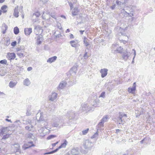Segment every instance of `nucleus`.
Masks as SVG:
<instances>
[{
	"instance_id": "f257e3e1",
	"label": "nucleus",
	"mask_w": 155,
	"mask_h": 155,
	"mask_svg": "<svg viewBox=\"0 0 155 155\" xmlns=\"http://www.w3.org/2000/svg\"><path fill=\"white\" fill-rule=\"evenodd\" d=\"M62 118L61 116L54 117L51 120V124L53 127H58L62 124Z\"/></svg>"
},
{
	"instance_id": "f03ea898",
	"label": "nucleus",
	"mask_w": 155,
	"mask_h": 155,
	"mask_svg": "<svg viewBox=\"0 0 155 155\" xmlns=\"http://www.w3.org/2000/svg\"><path fill=\"white\" fill-rule=\"evenodd\" d=\"M97 104H94L92 105H90L88 104H82L81 105L80 109L82 112H87L91 110H93L94 107H97Z\"/></svg>"
},
{
	"instance_id": "7ed1b4c3",
	"label": "nucleus",
	"mask_w": 155,
	"mask_h": 155,
	"mask_svg": "<svg viewBox=\"0 0 155 155\" xmlns=\"http://www.w3.org/2000/svg\"><path fill=\"white\" fill-rule=\"evenodd\" d=\"M83 145L85 149L89 150H90L93 145L92 142L88 140L84 141Z\"/></svg>"
},
{
	"instance_id": "20e7f679",
	"label": "nucleus",
	"mask_w": 155,
	"mask_h": 155,
	"mask_svg": "<svg viewBox=\"0 0 155 155\" xmlns=\"http://www.w3.org/2000/svg\"><path fill=\"white\" fill-rule=\"evenodd\" d=\"M131 53L127 50H124L122 53V58L125 61H127L130 56Z\"/></svg>"
},
{
	"instance_id": "39448f33",
	"label": "nucleus",
	"mask_w": 155,
	"mask_h": 155,
	"mask_svg": "<svg viewBox=\"0 0 155 155\" xmlns=\"http://www.w3.org/2000/svg\"><path fill=\"white\" fill-rule=\"evenodd\" d=\"M39 114H40V116L38 120V121L40 124H42L44 123V125L46 126V122L44 121V117L41 113H40V114H39V113L37 114L36 118H37L39 116Z\"/></svg>"
},
{
	"instance_id": "423d86ee",
	"label": "nucleus",
	"mask_w": 155,
	"mask_h": 155,
	"mask_svg": "<svg viewBox=\"0 0 155 155\" xmlns=\"http://www.w3.org/2000/svg\"><path fill=\"white\" fill-rule=\"evenodd\" d=\"M11 147L14 152H19L20 151L19 150L20 146L18 143L12 144Z\"/></svg>"
},
{
	"instance_id": "0eeeda50",
	"label": "nucleus",
	"mask_w": 155,
	"mask_h": 155,
	"mask_svg": "<svg viewBox=\"0 0 155 155\" xmlns=\"http://www.w3.org/2000/svg\"><path fill=\"white\" fill-rule=\"evenodd\" d=\"M71 153L72 155H78L80 153V150L78 147H74L71 150Z\"/></svg>"
},
{
	"instance_id": "6e6552de",
	"label": "nucleus",
	"mask_w": 155,
	"mask_h": 155,
	"mask_svg": "<svg viewBox=\"0 0 155 155\" xmlns=\"http://www.w3.org/2000/svg\"><path fill=\"white\" fill-rule=\"evenodd\" d=\"M67 116L70 119H74L76 114L74 112L70 111L68 112Z\"/></svg>"
},
{
	"instance_id": "1a4fd4ad",
	"label": "nucleus",
	"mask_w": 155,
	"mask_h": 155,
	"mask_svg": "<svg viewBox=\"0 0 155 155\" xmlns=\"http://www.w3.org/2000/svg\"><path fill=\"white\" fill-rule=\"evenodd\" d=\"M108 71V70L106 68L102 69L100 70V72L101 74L102 78H104L107 75Z\"/></svg>"
},
{
	"instance_id": "9d476101",
	"label": "nucleus",
	"mask_w": 155,
	"mask_h": 155,
	"mask_svg": "<svg viewBox=\"0 0 155 155\" xmlns=\"http://www.w3.org/2000/svg\"><path fill=\"white\" fill-rule=\"evenodd\" d=\"M15 57V54L14 53H8L7 56V58L10 60L14 59Z\"/></svg>"
},
{
	"instance_id": "9b49d317",
	"label": "nucleus",
	"mask_w": 155,
	"mask_h": 155,
	"mask_svg": "<svg viewBox=\"0 0 155 155\" xmlns=\"http://www.w3.org/2000/svg\"><path fill=\"white\" fill-rule=\"evenodd\" d=\"M57 97V94L55 92L52 93L49 96L50 101H53L56 99Z\"/></svg>"
},
{
	"instance_id": "f8f14e48",
	"label": "nucleus",
	"mask_w": 155,
	"mask_h": 155,
	"mask_svg": "<svg viewBox=\"0 0 155 155\" xmlns=\"http://www.w3.org/2000/svg\"><path fill=\"white\" fill-rule=\"evenodd\" d=\"M24 149L25 150L28 149L31 147H34L35 145L32 141H29L25 144Z\"/></svg>"
},
{
	"instance_id": "ddd939ff",
	"label": "nucleus",
	"mask_w": 155,
	"mask_h": 155,
	"mask_svg": "<svg viewBox=\"0 0 155 155\" xmlns=\"http://www.w3.org/2000/svg\"><path fill=\"white\" fill-rule=\"evenodd\" d=\"M66 84L67 83L65 81H61L58 87V90L63 89L66 86Z\"/></svg>"
},
{
	"instance_id": "4468645a",
	"label": "nucleus",
	"mask_w": 155,
	"mask_h": 155,
	"mask_svg": "<svg viewBox=\"0 0 155 155\" xmlns=\"http://www.w3.org/2000/svg\"><path fill=\"white\" fill-rule=\"evenodd\" d=\"M24 32L26 35H29L32 32V28H26L24 29Z\"/></svg>"
},
{
	"instance_id": "2eb2a0df",
	"label": "nucleus",
	"mask_w": 155,
	"mask_h": 155,
	"mask_svg": "<svg viewBox=\"0 0 155 155\" xmlns=\"http://www.w3.org/2000/svg\"><path fill=\"white\" fill-rule=\"evenodd\" d=\"M18 6H17L15 7V9H14V12H13V15L16 18H18Z\"/></svg>"
},
{
	"instance_id": "dca6fc26",
	"label": "nucleus",
	"mask_w": 155,
	"mask_h": 155,
	"mask_svg": "<svg viewBox=\"0 0 155 155\" xmlns=\"http://www.w3.org/2000/svg\"><path fill=\"white\" fill-rule=\"evenodd\" d=\"M57 57L56 56H54L53 57L49 58L47 61V62L51 63L55 61L57 59Z\"/></svg>"
},
{
	"instance_id": "f3484780",
	"label": "nucleus",
	"mask_w": 155,
	"mask_h": 155,
	"mask_svg": "<svg viewBox=\"0 0 155 155\" xmlns=\"http://www.w3.org/2000/svg\"><path fill=\"white\" fill-rule=\"evenodd\" d=\"M31 83L30 81L28 78L25 79L23 81V84L27 86H29L30 84Z\"/></svg>"
},
{
	"instance_id": "a211bd4d",
	"label": "nucleus",
	"mask_w": 155,
	"mask_h": 155,
	"mask_svg": "<svg viewBox=\"0 0 155 155\" xmlns=\"http://www.w3.org/2000/svg\"><path fill=\"white\" fill-rule=\"evenodd\" d=\"M7 28V26L5 23H3L2 27V31L3 34H4L6 33V31Z\"/></svg>"
},
{
	"instance_id": "6ab92c4d",
	"label": "nucleus",
	"mask_w": 155,
	"mask_h": 155,
	"mask_svg": "<svg viewBox=\"0 0 155 155\" xmlns=\"http://www.w3.org/2000/svg\"><path fill=\"white\" fill-rule=\"evenodd\" d=\"M79 11L78 9V8L75 7V8L72 11V15L73 16H74L77 15L78 14V13L79 12Z\"/></svg>"
},
{
	"instance_id": "aec40b11",
	"label": "nucleus",
	"mask_w": 155,
	"mask_h": 155,
	"mask_svg": "<svg viewBox=\"0 0 155 155\" xmlns=\"http://www.w3.org/2000/svg\"><path fill=\"white\" fill-rule=\"evenodd\" d=\"M48 14L52 18L55 19V20H57L56 14L55 12H49Z\"/></svg>"
},
{
	"instance_id": "412c9836",
	"label": "nucleus",
	"mask_w": 155,
	"mask_h": 155,
	"mask_svg": "<svg viewBox=\"0 0 155 155\" xmlns=\"http://www.w3.org/2000/svg\"><path fill=\"white\" fill-rule=\"evenodd\" d=\"M42 40V36H38L37 37L36 43L37 44L39 45L41 43Z\"/></svg>"
},
{
	"instance_id": "4be33fe9",
	"label": "nucleus",
	"mask_w": 155,
	"mask_h": 155,
	"mask_svg": "<svg viewBox=\"0 0 155 155\" xmlns=\"http://www.w3.org/2000/svg\"><path fill=\"white\" fill-rule=\"evenodd\" d=\"M88 40L87 38L84 37V43L86 47H87L90 45L89 42L88 41Z\"/></svg>"
},
{
	"instance_id": "5701e85b",
	"label": "nucleus",
	"mask_w": 155,
	"mask_h": 155,
	"mask_svg": "<svg viewBox=\"0 0 155 155\" xmlns=\"http://www.w3.org/2000/svg\"><path fill=\"white\" fill-rule=\"evenodd\" d=\"M68 143V142L66 140H65L64 143H61V145L59 147V148H65L66 147Z\"/></svg>"
},
{
	"instance_id": "b1692460",
	"label": "nucleus",
	"mask_w": 155,
	"mask_h": 155,
	"mask_svg": "<svg viewBox=\"0 0 155 155\" xmlns=\"http://www.w3.org/2000/svg\"><path fill=\"white\" fill-rule=\"evenodd\" d=\"M17 83L16 82L11 81L9 83V86L10 87L13 88L16 85Z\"/></svg>"
},
{
	"instance_id": "393cba45",
	"label": "nucleus",
	"mask_w": 155,
	"mask_h": 155,
	"mask_svg": "<svg viewBox=\"0 0 155 155\" xmlns=\"http://www.w3.org/2000/svg\"><path fill=\"white\" fill-rule=\"evenodd\" d=\"M70 43L71 44V46L73 47H76L77 45V44L76 43V41L74 40L70 41Z\"/></svg>"
},
{
	"instance_id": "a878e982",
	"label": "nucleus",
	"mask_w": 155,
	"mask_h": 155,
	"mask_svg": "<svg viewBox=\"0 0 155 155\" xmlns=\"http://www.w3.org/2000/svg\"><path fill=\"white\" fill-rule=\"evenodd\" d=\"M76 69L77 68L74 67H73L70 70V72L71 74L73 73H74V74H75L76 73Z\"/></svg>"
},
{
	"instance_id": "bb28decb",
	"label": "nucleus",
	"mask_w": 155,
	"mask_h": 155,
	"mask_svg": "<svg viewBox=\"0 0 155 155\" xmlns=\"http://www.w3.org/2000/svg\"><path fill=\"white\" fill-rule=\"evenodd\" d=\"M7 8V6L6 5H4L2 6L1 8V10L2 11V12L5 13L7 12L6 9Z\"/></svg>"
},
{
	"instance_id": "cd10ccee",
	"label": "nucleus",
	"mask_w": 155,
	"mask_h": 155,
	"mask_svg": "<svg viewBox=\"0 0 155 155\" xmlns=\"http://www.w3.org/2000/svg\"><path fill=\"white\" fill-rule=\"evenodd\" d=\"M108 115H106L104 116L102 119L101 120V121L103 123H104L107 121V119L108 118Z\"/></svg>"
},
{
	"instance_id": "c85d7f7f",
	"label": "nucleus",
	"mask_w": 155,
	"mask_h": 155,
	"mask_svg": "<svg viewBox=\"0 0 155 155\" xmlns=\"http://www.w3.org/2000/svg\"><path fill=\"white\" fill-rule=\"evenodd\" d=\"M14 32L15 35H17L19 33V29L17 27H15L14 28Z\"/></svg>"
},
{
	"instance_id": "c756f323",
	"label": "nucleus",
	"mask_w": 155,
	"mask_h": 155,
	"mask_svg": "<svg viewBox=\"0 0 155 155\" xmlns=\"http://www.w3.org/2000/svg\"><path fill=\"white\" fill-rule=\"evenodd\" d=\"M136 88L135 87H132L131 88H129L128 89V91L130 93H133L135 91Z\"/></svg>"
},
{
	"instance_id": "7c9ffc66",
	"label": "nucleus",
	"mask_w": 155,
	"mask_h": 155,
	"mask_svg": "<svg viewBox=\"0 0 155 155\" xmlns=\"http://www.w3.org/2000/svg\"><path fill=\"white\" fill-rule=\"evenodd\" d=\"M116 3L118 5L120 6L121 7L125 3V2H121L119 0H117L116 1Z\"/></svg>"
},
{
	"instance_id": "2f4dec72",
	"label": "nucleus",
	"mask_w": 155,
	"mask_h": 155,
	"mask_svg": "<svg viewBox=\"0 0 155 155\" xmlns=\"http://www.w3.org/2000/svg\"><path fill=\"white\" fill-rule=\"evenodd\" d=\"M114 119L117 120V123H118V124H121V123L119 122L120 120H121V122H122V119L121 118V117L118 116L117 118H115Z\"/></svg>"
},
{
	"instance_id": "473e14b6",
	"label": "nucleus",
	"mask_w": 155,
	"mask_h": 155,
	"mask_svg": "<svg viewBox=\"0 0 155 155\" xmlns=\"http://www.w3.org/2000/svg\"><path fill=\"white\" fill-rule=\"evenodd\" d=\"M26 122L25 124L27 125L28 124H29L30 125H31V120L29 119H27L25 121Z\"/></svg>"
},
{
	"instance_id": "72a5a7b5",
	"label": "nucleus",
	"mask_w": 155,
	"mask_h": 155,
	"mask_svg": "<svg viewBox=\"0 0 155 155\" xmlns=\"http://www.w3.org/2000/svg\"><path fill=\"white\" fill-rule=\"evenodd\" d=\"M122 49L123 48L121 47L120 46L117 48L116 51L119 53H121Z\"/></svg>"
},
{
	"instance_id": "f704fd0d",
	"label": "nucleus",
	"mask_w": 155,
	"mask_h": 155,
	"mask_svg": "<svg viewBox=\"0 0 155 155\" xmlns=\"http://www.w3.org/2000/svg\"><path fill=\"white\" fill-rule=\"evenodd\" d=\"M32 15V18L33 17V16H35L36 17H38L40 16V14L38 12H37L34 13Z\"/></svg>"
},
{
	"instance_id": "c9c22d12",
	"label": "nucleus",
	"mask_w": 155,
	"mask_h": 155,
	"mask_svg": "<svg viewBox=\"0 0 155 155\" xmlns=\"http://www.w3.org/2000/svg\"><path fill=\"white\" fill-rule=\"evenodd\" d=\"M7 60L6 59H4L0 61V63L2 64L7 65Z\"/></svg>"
},
{
	"instance_id": "e433bc0d",
	"label": "nucleus",
	"mask_w": 155,
	"mask_h": 155,
	"mask_svg": "<svg viewBox=\"0 0 155 155\" xmlns=\"http://www.w3.org/2000/svg\"><path fill=\"white\" fill-rule=\"evenodd\" d=\"M122 12H125V13H127L129 15H130V16L131 17L134 15H133V13H131V12L129 13V12H128L127 11H125V10L124 9H122Z\"/></svg>"
},
{
	"instance_id": "4c0bfd02",
	"label": "nucleus",
	"mask_w": 155,
	"mask_h": 155,
	"mask_svg": "<svg viewBox=\"0 0 155 155\" xmlns=\"http://www.w3.org/2000/svg\"><path fill=\"white\" fill-rule=\"evenodd\" d=\"M104 123H103L101 121L99 123V124H98V128H101V127H104Z\"/></svg>"
},
{
	"instance_id": "58836bf2",
	"label": "nucleus",
	"mask_w": 155,
	"mask_h": 155,
	"mask_svg": "<svg viewBox=\"0 0 155 155\" xmlns=\"http://www.w3.org/2000/svg\"><path fill=\"white\" fill-rule=\"evenodd\" d=\"M9 135L8 134H6L5 135H4L2 139L1 140L2 141H3L4 140H5L6 139L8 138L9 137Z\"/></svg>"
},
{
	"instance_id": "ea45409f",
	"label": "nucleus",
	"mask_w": 155,
	"mask_h": 155,
	"mask_svg": "<svg viewBox=\"0 0 155 155\" xmlns=\"http://www.w3.org/2000/svg\"><path fill=\"white\" fill-rule=\"evenodd\" d=\"M6 129L5 128H0V131H1V132L2 133V135H3L4 132L5 131V130Z\"/></svg>"
},
{
	"instance_id": "a19ab883",
	"label": "nucleus",
	"mask_w": 155,
	"mask_h": 155,
	"mask_svg": "<svg viewBox=\"0 0 155 155\" xmlns=\"http://www.w3.org/2000/svg\"><path fill=\"white\" fill-rule=\"evenodd\" d=\"M133 51H134V56L133 58V60L132 61V64H134V59L135 58V57L136 55V51L134 49H133Z\"/></svg>"
},
{
	"instance_id": "79ce46f5",
	"label": "nucleus",
	"mask_w": 155,
	"mask_h": 155,
	"mask_svg": "<svg viewBox=\"0 0 155 155\" xmlns=\"http://www.w3.org/2000/svg\"><path fill=\"white\" fill-rule=\"evenodd\" d=\"M17 54L19 56L20 58L23 57H24V54L23 53L20 52H18Z\"/></svg>"
},
{
	"instance_id": "37998d69",
	"label": "nucleus",
	"mask_w": 155,
	"mask_h": 155,
	"mask_svg": "<svg viewBox=\"0 0 155 155\" xmlns=\"http://www.w3.org/2000/svg\"><path fill=\"white\" fill-rule=\"evenodd\" d=\"M112 4L113 5H112V6H110V8L111 9H112V10H113L115 8L116 5V4H115L114 3V2Z\"/></svg>"
},
{
	"instance_id": "c03bdc74",
	"label": "nucleus",
	"mask_w": 155,
	"mask_h": 155,
	"mask_svg": "<svg viewBox=\"0 0 155 155\" xmlns=\"http://www.w3.org/2000/svg\"><path fill=\"white\" fill-rule=\"evenodd\" d=\"M98 135V133L97 132H96L95 134H94V135H93L91 137V138L92 139V138H96L97 137V136Z\"/></svg>"
},
{
	"instance_id": "a18cd8bd",
	"label": "nucleus",
	"mask_w": 155,
	"mask_h": 155,
	"mask_svg": "<svg viewBox=\"0 0 155 155\" xmlns=\"http://www.w3.org/2000/svg\"><path fill=\"white\" fill-rule=\"evenodd\" d=\"M88 130H89V129L87 128L85 130H83L82 131L83 134V135H85L86 134H87V133L88 132Z\"/></svg>"
},
{
	"instance_id": "49530a36",
	"label": "nucleus",
	"mask_w": 155,
	"mask_h": 155,
	"mask_svg": "<svg viewBox=\"0 0 155 155\" xmlns=\"http://www.w3.org/2000/svg\"><path fill=\"white\" fill-rule=\"evenodd\" d=\"M105 92H102L100 95V97H103V98H104L105 97Z\"/></svg>"
},
{
	"instance_id": "de8ad7c7",
	"label": "nucleus",
	"mask_w": 155,
	"mask_h": 155,
	"mask_svg": "<svg viewBox=\"0 0 155 155\" xmlns=\"http://www.w3.org/2000/svg\"><path fill=\"white\" fill-rule=\"evenodd\" d=\"M26 115L27 116H28L31 115V113L30 112V111L29 109L27 110L26 113Z\"/></svg>"
},
{
	"instance_id": "09e8293b",
	"label": "nucleus",
	"mask_w": 155,
	"mask_h": 155,
	"mask_svg": "<svg viewBox=\"0 0 155 155\" xmlns=\"http://www.w3.org/2000/svg\"><path fill=\"white\" fill-rule=\"evenodd\" d=\"M10 44V41L9 40H7L5 42V45L7 46H8Z\"/></svg>"
},
{
	"instance_id": "8fccbe9b",
	"label": "nucleus",
	"mask_w": 155,
	"mask_h": 155,
	"mask_svg": "<svg viewBox=\"0 0 155 155\" xmlns=\"http://www.w3.org/2000/svg\"><path fill=\"white\" fill-rule=\"evenodd\" d=\"M84 59H87V58H88V57L87 55V52H85L84 55Z\"/></svg>"
},
{
	"instance_id": "3c124183",
	"label": "nucleus",
	"mask_w": 155,
	"mask_h": 155,
	"mask_svg": "<svg viewBox=\"0 0 155 155\" xmlns=\"http://www.w3.org/2000/svg\"><path fill=\"white\" fill-rule=\"evenodd\" d=\"M55 137V136H54V135H50L49 136H48L47 137V139L48 140H49V139H52V138H53Z\"/></svg>"
},
{
	"instance_id": "603ef678",
	"label": "nucleus",
	"mask_w": 155,
	"mask_h": 155,
	"mask_svg": "<svg viewBox=\"0 0 155 155\" xmlns=\"http://www.w3.org/2000/svg\"><path fill=\"white\" fill-rule=\"evenodd\" d=\"M25 128L26 130H27L28 131H31L32 130V129H31V128L28 126H26Z\"/></svg>"
},
{
	"instance_id": "864d4df0",
	"label": "nucleus",
	"mask_w": 155,
	"mask_h": 155,
	"mask_svg": "<svg viewBox=\"0 0 155 155\" xmlns=\"http://www.w3.org/2000/svg\"><path fill=\"white\" fill-rule=\"evenodd\" d=\"M69 5L70 6V9L71 10L73 8V5L72 3L71 2H68Z\"/></svg>"
},
{
	"instance_id": "5fc2aeb1",
	"label": "nucleus",
	"mask_w": 155,
	"mask_h": 155,
	"mask_svg": "<svg viewBox=\"0 0 155 155\" xmlns=\"http://www.w3.org/2000/svg\"><path fill=\"white\" fill-rule=\"evenodd\" d=\"M148 139V138H144L143 140H142L140 141V143L141 144L143 143L144 141H145L146 140H147V139Z\"/></svg>"
},
{
	"instance_id": "6e6d98bb",
	"label": "nucleus",
	"mask_w": 155,
	"mask_h": 155,
	"mask_svg": "<svg viewBox=\"0 0 155 155\" xmlns=\"http://www.w3.org/2000/svg\"><path fill=\"white\" fill-rule=\"evenodd\" d=\"M23 7L22 6H21V13L22 15H21V17L22 18H24V14L23 12V11L22 10Z\"/></svg>"
},
{
	"instance_id": "4d7b16f0",
	"label": "nucleus",
	"mask_w": 155,
	"mask_h": 155,
	"mask_svg": "<svg viewBox=\"0 0 155 155\" xmlns=\"http://www.w3.org/2000/svg\"><path fill=\"white\" fill-rule=\"evenodd\" d=\"M16 43L17 42L16 41H14L11 43V45L13 46H15L16 45Z\"/></svg>"
},
{
	"instance_id": "13d9d810",
	"label": "nucleus",
	"mask_w": 155,
	"mask_h": 155,
	"mask_svg": "<svg viewBox=\"0 0 155 155\" xmlns=\"http://www.w3.org/2000/svg\"><path fill=\"white\" fill-rule=\"evenodd\" d=\"M123 114L122 113L119 112V116H118L119 117H121V118L122 119V117H123Z\"/></svg>"
},
{
	"instance_id": "bf43d9fd",
	"label": "nucleus",
	"mask_w": 155,
	"mask_h": 155,
	"mask_svg": "<svg viewBox=\"0 0 155 155\" xmlns=\"http://www.w3.org/2000/svg\"><path fill=\"white\" fill-rule=\"evenodd\" d=\"M17 39L18 40V43H19L21 41V37L20 36H18L17 38Z\"/></svg>"
},
{
	"instance_id": "052dcab7",
	"label": "nucleus",
	"mask_w": 155,
	"mask_h": 155,
	"mask_svg": "<svg viewBox=\"0 0 155 155\" xmlns=\"http://www.w3.org/2000/svg\"><path fill=\"white\" fill-rule=\"evenodd\" d=\"M128 8H129L130 9H129V13H133L134 11H133V9L131 8H130V7H128Z\"/></svg>"
},
{
	"instance_id": "680f3d73",
	"label": "nucleus",
	"mask_w": 155,
	"mask_h": 155,
	"mask_svg": "<svg viewBox=\"0 0 155 155\" xmlns=\"http://www.w3.org/2000/svg\"><path fill=\"white\" fill-rule=\"evenodd\" d=\"M41 2H42L43 4H45L46 2L47 1V0H40Z\"/></svg>"
},
{
	"instance_id": "e2e57ef3",
	"label": "nucleus",
	"mask_w": 155,
	"mask_h": 155,
	"mask_svg": "<svg viewBox=\"0 0 155 155\" xmlns=\"http://www.w3.org/2000/svg\"><path fill=\"white\" fill-rule=\"evenodd\" d=\"M60 148H59V147L56 148L55 150H53V152H54V153L57 152L59 149H60Z\"/></svg>"
},
{
	"instance_id": "0e129e2a",
	"label": "nucleus",
	"mask_w": 155,
	"mask_h": 155,
	"mask_svg": "<svg viewBox=\"0 0 155 155\" xmlns=\"http://www.w3.org/2000/svg\"><path fill=\"white\" fill-rule=\"evenodd\" d=\"M33 135L31 134H28V138H31L32 136Z\"/></svg>"
},
{
	"instance_id": "69168bd1",
	"label": "nucleus",
	"mask_w": 155,
	"mask_h": 155,
	"mask_svg": "<svg viewBox=\"0 0 155 155\" xmlns=\"http://www.w3.org/2000/svg\"><path fill=\"white\" fill-rule=\"evenodd\" d=\"M54 153V152H53V151H51V152H48V153H45V154H52V153Z\"/></svg>"
},
{
	"instance_id": "338daca9",
	"label": "nucleus",
	"mask_w": 155,
	"mask_h": 155,
	"mask_svg": "<svg viewBox=\"0 0 155 155\" xmlns=\"http://www.w3.org/2000/svg\"><path fill=\"white\" fill-rule=\"evenodd\" d=\"M70 38L71 39H73V38H74V35H72V34H71L70 35Z\"/></svg>"
},
{
	"instance_id": "774afa93",
	"label": "nucleus",
	"mask_w": 155,
	"mask_h": 155,
	"mask_svg": "<svg viewBox=\"0 0 155 155\" xmlns=\"http://www.w3.org/2000/svg\"><path fill=\"white\" fill-rule=\"evenodd\" d=\"M32 69V68L31 67H29L27 68V70L28 71H30Z\"/></svg>"
}]
</instances>
